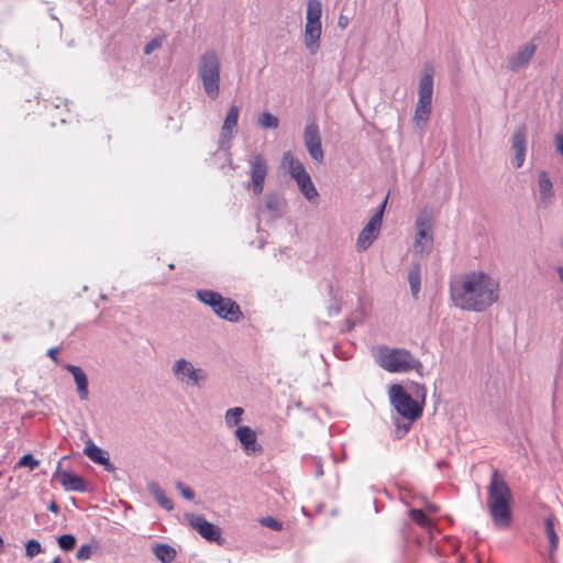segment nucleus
<instances>
[{
	"mask_svg": "<svg viewBox=\"0 0 563 563\" xmlns=\"http://www.w3.org/2000/svg\"><path fill=\"white\" fill-rule=\"evenodd\" d=\"M92 547L90 544H82L79 547L76 553V559L79 561L89 560L92 554Z\"/></svg>",
	"mask_w": 563,
	"mask_h": 563,
	"instance_id": "obj_38",
	"label": "nucleus"
},
{
	"mask_svg": "<svg viewBox=\"0 0 563 563\" xmlns=\"http://www.w3.org/2000/svg\"><path fill=\"white\" fill-rule=\"evenodd\" d=\"M197 298L209 306L221 319L238 322L243 316L240 306L234 300L225 298L217 291L200 289L197 291Z\"/></svg>",
	"mask_w": 563,
	"mask_h": 563,
	"instance_id": "obj_6",
	"label": "nucleus"
},
{
	"mask_svg": "<svg viewBox=\"0 0 563 563\" xmlns=\"http://www.w3.org/2000/svg\"><path fill=\"white\" fill-rule=\"evenodd\" d=\"M377 362L389 373H406L412 369L420 373L423 368L422 363L405 349L382 346L378 350Z\"/></svg>",
	"mask_w": 563,
	"mask_h": 563,
	"instance_id": "obj_4",
	"label": "nucleus"
},
{
	"mask_svg": "<svg viewBox=\"0 0 563 563\" xmlns=\"http://www.w3.org/2000/svg\"><path fill=\"white\" fill-rule=\"evenodd\" d=\"M390 404L395 410L409 421H415L422 413L423 406L413 399L399 384H393L388 390Z\"/></svg>",
	"mask_w": 563,
	"mask_h": 563,
	"instance_id": "obj_8",
	"label": "nucleus"
},
{
	"mask_svg": "<svg viewBox=\"0 0 563 563\" xmlns=\"http://www.w3.org/2000/svg\"><path fill=\"white\" fill-rule=\"evenodd\" d=\"M435 70L432 64L423 66L418 86V102L412 118L417 128L422 129L432 112L433 77Z\"/></svg>",
	"mask_w": 563,
	"mask_h": 563,
	"instance_id": "obj_3",
	"label": "nucleus"
},
{
	"mask_svg": "<svg viewBox=\"0 0 563 563\" xmlns=\"http://www.w3.org/2000/svg\"><path fill=\"white\" fill-rule=\"evenodd\" d=\"M220 59L214 51L205 52L198 62L197 73L202 82L205 93L216 99L220 91Z\"/></svg>",
	"mask_w": 563,
	"mask_h": 563,
	"instance_id": "obj_5",
	"label": "nucleus"
},
{
	"mask_svg": "<svg viewBox=\"0 0 563 563\" xmlns=\"http://www.w3.org/2000/svg\"><path fill=\"white\" fill-rule=\"evenodd\" d=\"M408 282L411 290V295L415 298H418V295L421 289V264L412 263L409 272H408Z\"/></svg>",
	"mask_w": 563,
	"mask_h": 563,
	"instance_id": "obj_28",
	"label": "nucleus"
},
{
	"mask_svg": "<svg viewBox=\"0 0 563 563\" xmlns=\"http://www.w3.org/2000/svg\"><path fill=\"white\" fill-rule=\"evenodd\" d=\"M430 510L433 511V512H437L438 511V507L435 506H430Z\"/></svg>",
	"mask_w": 563,
	"mask_h": 563,
	"instance_id": "obj_50",
	"label": "nucleus"
},
{
	"mask_svg": "<svg viewBox=\"0 0 563 563\" xmlns=\"http://www.w3.org/2000/svg\"><path fill=\"white\" fill-rule=\"evenodd\" d=\"M411 422L412 421H410L409 423H407L405 426H401V427L398 426V428H397L398 429L397 430L398 431V438L402 437L406 432H408V430H409V428L411 426Z\"/></svg>",
	"mask_w": 563,
	"mask_h": 563,
	"instance_id": "obj_43",
	"label": "nucleus"
},
{
	"mask_svg": "<svg viewBox=\"0 0 563 563\" xmlns=\"http://www.w3.org/2000/svg\"><path fill=\"white\" fill-rule=\"evenodd\" d=\"M555 271H556V273H558V276H559L560 282H561V283H562V285H563V266H559V267H556V269H555Z\"/></svg>",
	"mask_w": 563,
	"mask_h": 563,
	"instance_id": "obj_46",
	"label": "nucleus"
},
{
	"mask_svg": "<svg viewBox=\"0 0 563 563\" xmlns=\"http://www.w3.org/2000/svg\"><path fill=\"white\" fill-rule=\"evenodd\" d=\"M55 476L58 478L60 485L67 492L84 493L88 490L86 481L77 474L57 470Z\"/></svg>",
	"mask_w": 563,
	"mask_h": 563,
	"instance_id": "obj_18",
	"label": "nucleus"
},
{
	"mask_svg": "<svg viewBox=\"0 0 563 563\" xmlns=\"http://www.w3.org/2000/svg\"><path fill=\"white\" fill-rule=\"evenodd\" d=\"M189 525L206 540L210 542L221 541V529L209 522L202 515L186 514Z\"/></svg>",
	"mask_w": 563,
	"mask_h": 563,
	"instance_id": "obj_12",
	"label": "nucleus"
},
{
	"mask_svg": "<svg viewBox=\"0 0 563 563\" xmlns=\"http://www.w3.org/2000/svg\"><path fill=\"white\" fill-rule=\"evenodd\" d=\"M409 516L419 526L423 528L430 527V520L427 518V516L421 509H411L409 511Z\"/></svg>",
	"mask_w": 563,
	"mask_h": 563,
	"instance_id": "obj_33",
	"label": "nucleus"
},
{
	"mask_svg": "<svg viewBox=\"0 0 563 563\" xmlns=\"http://www.w3.org/2000/svg\"><path fill=\"white\" fill-rule=\"evenodd\" d=\"M147 490L155 498L157 504L165 510H173L174 504L169 497L166 496L164 489L156 482H150L147 484Z\"/></svg>",
	"mask_w": 563,
	"mask_h": 563,
	"instance_id": "obj_25",
	"label": "nucleus"
},
{
	"mask_svg": "<svg viewBox=\"0 0 563 563\" xmlns=\"http://www.w3.org/2000/svg\"><path fill=\"white\" fill-rule=\"evenodd\" d=\"M176 488L185 499L192 500L195 498V492L181 482L176 483Z\"/></svg>",
	"mask_w": 563,
	"mask_h": 563,
	"instance_id": "obj_39",
	"label": "nucleus"
},
{
	"mask_svg": "<svg viewBox=\"0 0 563 563\" xmlns=\"http://www.w3.org/2000/svg\"><path fill=\"white\" fill-rule=\"evenodd\" d=\"M257 124L262 129L276 130L279 125V120L277 117H275L271 112L263 111L262 113H260V115L257 118Z\"/></svg>",
	"mask_w": 563,
	"mask_h": 563,
	"instance_id": "obj_30",
	"label": "nucleus"
},
{
	"mask_svg": "<svg viewBox=\"0 0 563 563\" xmlns=\"http://www.w3.org/2000/svg\"><path fill=\"white\" fill-rule=\"evenodd\" d=\"M42 552H43V548H42L41 543L37 540L31 539V540L26 541V543H25V556L27 559H33L36 555H38L40 553H42Z\"/></svg>",
	"mask_w": 563,
	"mask_h": 563,
	"instance_id": "obj_32",
	"label": "nucleus"
},
{
	"mask_svg": "<svg viewBox=\"0 0 563 563\" xmlns=\"http://www.w3.org/2000/svg\"><path fill=\"white\" fill-rule=\"evenodd\" d=\"M40 462L30 453L24 454L18 462L19 467H30L31 470L36 468Z\"/></svg>",
	"mask_w": 563,
	"mask_h": 563,
	"instance_id": "obj_35",
	"label": "nucleus"
},
{
	"mask_svg": "<svg viewBox=\"0 0 563 563\" xmlns=\"http://www.w3.org/2000/svg\"><path fill=\"white\" fill-rule=\"evenodd\" d=\"M411 393L417 397L421 399L420 404H424L426 396H427V389L423 385L413 383L411 386Z\"/></svg>",
	"mask_w": 563,
	"mask_h": 563,
	"instance_id": "obj_40",
	"label": "nucleus"
},
{
	"mask_svg": "<svg viewBox=\"0 0 563 563\" xmlns=\"http://www.w3.org/2000/svg\"><path fill=\"white\" fill-rule=\"evenodd\" d=\"M386 203L387 197L360 232L356 241V247L358 251H366L377 238L380 231Z\"/></svg>",
	"mask_w": 563,
	"mask_h": 563,
	"instance_id": "obj_9",
	"label": "nucleus"
},
{
	"mask_svg": "<svg viewBox=\"0 0 563 563\" xmlns=\"http://www.w3.org/2000/svg\"><path fill=\"white\" fill-rule=\"evenodd\" d=\"M260 523L275 531H279L283 529V523L272 516L263 517L262 519H260Z\"/></svg>",
	"mask_w": 563,
	"mask_h": 563,
	"instance_id": "obj_36",
	"label": "nucleus"
},
{
	"mask_svg": "<svg viewBox=\"0 0 563 563\" xmlns=\"http://www.w3.org/2000/svg\"><path fill=\"white\" fill-rule=\"evenodd\" d=\"M556 150L563 156V135H558L555 139Z\"/></svg>",
	"mask_w": 563,
	"mask_h": 563,
	"instance_id": "obj_42",
	"label": "nucleus"
},
{
	"mask_svg": "<svg viewBox=\"0 0 563 563\" xmlns=\"http://www.w3.org/2000/svg\"><path fill=\"white\" fill-rule=\"evenodd\" d=\"M450 297L462 310L482 312L498 300L499 283L484 272H470L450 282Z\"/></svg>",
	"mask_w": 563,
	"mask_h": 563,
	"instance_id": "obj_1",
	"label": "nucleus"
},
{
	"mask_svg": "<svg viewBox=\"0 0 563 563\" xmlns=\"http://www.w3.org/2000/svg\"><path fill=\"white\" fill-rule=\"evenodd\" d=\"M536 52V45L532 43L526 44L516 54L508 58V68L510 70H518L525 67L531 60Z\"/></svg>",
	"mask_w": 563,
	"mask_h": 563,
	"instance_id": "obj_21",
	"label": "nucleus"
},
{
	"mask_svg": "<svg viewBox=\"0 0 563 563\" xmlns=\"http://www.w3.org/2000/svg\"><path fill=\"white\" fill-rule=\"evenodd\" d=\"M538 206L548 208L552 203L554 190L553 184L544 170L540 172L538 175Z\"/></svg>",
	"mask_w": 563,
	"mask_h": 563,
	"instance_id": "obj_19",
	"label": "nucleus"
},
{
	"mask_svg": "<svg viewBox=\"0 0 563 563\" xmlns=\"http://www.w3.org/2000/svg\"><path fill=\"white\" fill-rule=\"evenodd\" d=\"M58 351H59V347H51L48 351H47V356L54 361L55 363H58Z\"/></svg>",
	"mask_w": 563,
	"mask_h": 563,
	"instance_id": "obj_41",
	"label": "nucleus"
},
{
	"mask_svg": "<svg viewBox=\"0 0 563 563\" xmlns=\"http://www.w3.org/2000/svg\"><path fill=\"white\" fill-rule=\"evenodd\" d=\"M322 4L320 0H308L305 25V45L310 54L320 47Z\"/></svg>",
	"mask_w": 563,
	"mask_h": 563,
	"instance_id": "obj_7",
	"label": "nucleus"
},
{
	"mask_svg": "<svg viewBox=\"0 0 563 563\" xmlns=\"http://www.w3.org/2000/svg\"><path fill=\"white\" fill-rule=\"evenodd\" d=\"M51 563H62V559L56 556Z\"/></svg>",
	"mask_w": 563,
	"mask_h": 563,
	"instance_id": "obj_48",
	"label": "nucleus"
},
{
	"mask_svg": "<svg viewBox=\"0 0 563 563\" xmlns=\"http://www.w3.org/2000/svg\"><path fill=\"white\" fill-rule=\"evenodd\" d=\"M544 534L549 540L550 549H549V560L554 562L555 551L559 545V537L554 529V517L552 515L548 516L544 519Z\"/></svg>",
	"mask_w": 563,
	"mask_h": 563,
	"instance_id": "obj_24",
	"label": "nucleus"
},
{
	"mask_svg": "<svg viewBox=\"0 0 563 563\" xmlns=\"http://www.w3.org/2000/svg\"><path fill=\"white\" fill-rule=\"evenodd\" d=\"M300 192L305 196V198L309 201L313 200L318 197V191L311 180L310 175L307 173L301 175L300 177L295 179Z\"/></svg>",
	"mask_w": 563,
	"mask_h": 563,
	"instance_id": "obj_27",
	"label": "nucleus"
},
{
	"mask_svg": "<svg viewBox=\"0 0 563 563\" xmlns=\"http://www.w3.org/2000/svg\"><path fill=\"white\" fill-rule=\"evenodd\" d=\"M65 369L71 373V375L74 376L79 398L81 400L88 399L89 390L88 378L86 373L81 369V367L71 364H66Z\"/></svg>",
	"mask_w": 563,
	"mask_h": 563,
	"instance_id": "obj_22",
	"label": "nucleus"
},
{
	"mask_svg": "<svg viewBox=\"0 0 563 563\" xmlns=\"http://www.w3.org/2000/svg\"><path fill=\"white\" fill-rule=\"evenodd\" d=\"M303 142L311 158L318 163H321L324 158V153L321 145L319 126L317 123L311 122L305 126Z\"/></svg>",
	"mask_w": 563,
	"mask_h": 563,
	"instance_id": "obj_13",
	"label": "nucleus"
},
{
	"mask_svg": "<svg viewBox=\"0 0 563 563\" xmlns=\"http://www.w3.org/2000/svg\"><path fill=\"white\" fill-rule=\"evenodd\" d=\"M84 453L96 464L102 465L106 471L113 472L114 465L110 462L108 453L96 445L92 440H88Z\"/></svg>",
	"mask_w": 563,
	"mask_h": 563,
	"instance_id": "obj_20",
	"label": "nucleus"
},
{
	"mask_svg": "<svg viewBox=\"0 0 563 563\" xmlns=\"http://www.w3.org/2000/svg\"><path fill=\"white\" fill-rule=\"evenodd\" d=\"M323 474L322 467H318L317 470V476H321Z\"/></svg>",
	"mask_w": 563,
	"mask_h": 563,
	"instance_id": "obj_49",
	"label": "nucleus"
},
{
	"mask_svg": "<svg viewBox=\"0 0 563 563\" xmlns=\"http://www.w3.org/2000/svg\"><path fill=\"white\" fill-rule=\"evenodd\" d=\"M239 114L240 108L238 106H232L229 109V112L221 128L219 148L228 150L230 147V141L233 136V131L238 125Z\"/></svg>",
	"mask_w": 563,
	"mask_h": 563,
	"instance_id": "obj_16",
	"label": "nucleus"
},
{
	"mask_svg": "<svg viewBox=\"0 0 563 563\" xmlns=\"http://www.w3.org/2000/svg\"><path fill=\"white\" fill-rule=\"evenodd\" d=\"M349 24V18L344 15L339 16L338 25L341 29H345Z\"/></svg>",
	"mask_w": 563,
	"mask_h": 563,
	"instance_id": "obj_44",
	"label": "nucleus"
},
{
	"mask_svg": "<svg viewBox=\"0 0 563 563\" xmlns=\"http://www.w3.org/2000/svg\"><path fill=\"white\" fill-rule=\"evenodd\" d=\"M3 548H4V542H3L2 537L0 536V553H2Z\"/></svg>",
	"mask_w": 563,
	"mask_h": 563,
	"instance_id": "obj_47",
	"label": "nucleus"
},
{
	"mask_svg": "<svg viewBox=\"0 0 563 563\" xmlns=\"http://www.w3.org/2000/svg\"><path fill=\"white\" fill-rule=\"evenodd\" d=\"M265 207L273 218H280L286 209V200L280 194L271 192L265 197Z\"/></svg>",
	"mask_w": 563,
	"mask_h": 563,
	"instance_id": "obj_23",
	"label": "nucleus"
},
{
	"mask_svg": "<svg viewBox=\"0 0 563 563\" xmlns=\"http://www.w3.org/2000/svg\"><path fill=\"white\" fill-rule=\"evenodd\" d=\"M155 558L162 563H170L176 558V550L166 543H156L152 548Z\"/></svg>",
	"mask_w": 563,
	"mask_h": 563,
	"instance_id": "obj_29",
	"label": "nucleus"
},
{
	"mask_svg": "<svg viewBox=\"0 0 563 563\" xmlns=\"http://www.w3.org/2000/svg\"><path fill=\"white\" fill-rule=\"evenodd\" d=\"M251 168L252 191L260 196L264 189V181L268 172L267 162L262 154L254 153L249 158Z\"/></svg>",
	"mask_w": 563,
	"mask_h": 563,
	"instance_id": "obj_11",
	"label": "nucleus"
},
{
	"mask_svg": "<svg viewBox=\"0 0 563 563\" xmlns=\"http://www.w3.org/2000/svg\"><path fill=\"white\" fill-rule=\"evenodd\" d=\"M234 434L246 455L262 453L263 448L258 444L256 433L252 428L249 426H240L235 430Z\"/></svg>",
	"mask_w": 563,
	"mask_h": 563,
	"instance_id": "obj_14",
	"label": "nucleus"
},
{
	"mask_svg": "<svg viewBox=\"0 0 563 563\" xmlns=\"http://www.w3.org/2000/svg\"><path fill=\"white\" fill-rule=\"evenodd\" d=\"M164 37L157 36L152 38L145 46H144V54L150 55L157 48H159L163 45Z\"/></svg>",
	"mask_w": 563,
	"mask_h": 563,
	"instance_id": "obj_37",
	"label": "nucleus"
},
{
	"mask_svg": "<svg viewBox=\"0 0 563 563\" xmlns=\"http://www.w3.org/2000/svg\"><path fill=\"white\" fill-rule=\"evenodd\" d=\"M418 229L415 249L419 252H429L432 246L433 235L430 220L427 217H418L416 220Z\"/></svg>",
	"mask_w": 563,
	"mask_h": 563,
	"instance_id": "obj_15",
	"label": "nucleus"
},
{
	"mask_svg": "<svg viewBox=\"0 0 563 563\" xmlns=\"http://www.w3.org/2000/svg\"><path fill=\"white\" fill-rule=\"evenodd\" d=\"M283 165L288 166L289 174L294 179L307 174L302 163L295 158L290 151H287L283 154Z\"/></svg>",
	"mask_w": 563,
	"mask_h": 563,
	"instance_id": "obj_26",
	"label": "nucleus"
},
{
	"mask_svg": "<svg viewBox=\"0 0 563 563\" xmlns=\"http://www.w3.org/2000/svg\"><path fill=\"white\" fill-rule=\"evenodd\" d=\"M511 493L498 471H494L488 485L487 506L496 527L506 529L511 523Z\"/></svg>",
	"mask_w": 563,
	"mask_h": 563,
	"instance_id": "obj_2",
	"label": "nucleus"
},
{
	"mask_svg": "<svg viewBox=\"0 0 563 563\" xmlns=\"http://www.w3.org/2000/svg\"><path fill=\"white\" fill-rule=\"evenodd\" d=\"M173 373L179 382L191 386H198L207 378V374L202 368H196L186 358H179L174 363Z\"/></svg>",
	"mask_w": 563,
	"mask_h": 563,
	"instance_id": "obj_10",
	"label": "nucleus"
},
{
	"mask_svg": "<svg viewBox=\"0 0 563 563\" xmlns=\"http://www.w3.org/2000/svg\"><path fill=\"white\" fill-rule=\"evenodd\" d=\"M47 508L49 511L55 512V514H57L59 511V507L55 501L49 503Z\"/></svg>",
	"mask_w": 563,
	"mask_h": 563,
	"instance_id": "obj_45",
	"label": "nucleus"
},
{
	"mask_svg": "<svg viewBox=\"0 0 563 563\" xmlns=\"http://www.w3.org/2000/svg\"><path fill=\"white\" fill-rule=\"evenodd\" d=\"M244 410L241 407H234L227 410L224 419L228 427L236 426L241 421Z\"/></svg>",
	"mask_w": 563,
	"mask_h": 563,
	"instance_id": "obj_31",
	"label": "nucleus"
},
{
	"mask_svg": "<svg viewBox=\"0 0 563 563\" xmlns=\"http://www.w3.org/2000/svg\"><path fill=\"white\" fill-rule=\"evenodd\" d=\"M511 147L515 151V166L521 167L527 152V128L523 124L516 126L511 137Z\"/></svg>",
	"mask_w": 563,
	"mask_h": 563,
	"instance_id": "obj_17",
	"label": "nucleus"
},
{
	"mask_svg": "<svg viewBox=\"0 0 563 563\" xmlns=\"http://www.w3.org/2000/svg\"><path fill=\"white\" fill-rule=\"evenodd\" d=\"M57 542L63 551H71L76 545V538L74 534H62Z\"/></svg>",
	"mask_w": 563,
	"mask_h": 563,
	"instance_id": "obj_34",
	"label": "nucleus"
}]
</instances>
